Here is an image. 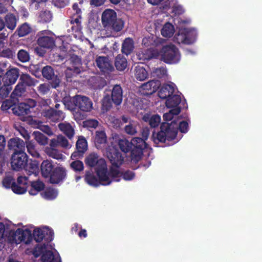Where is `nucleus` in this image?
Instances as JSON below:
<instances>
[{
	"label": "nucleus",
	"instance_id": "24",
	"mask_svg": "<svg viewBox=\"0 0 262 262\" xmlns=\"http://www.w3.org/2000/svg\"><path fill=\"white\" fill-rule=\"evenodd\" d=\"M122 119L124 123L128 122V124L126 125L124 127L125 133L131 135L135 134L137 132V123L133 120H129L128 118L124 116L122 117Z\"/></svg>",
	"mask_w": 262,
	"mask_h": 262
},
{
	"label": "nucleus",
	"instance_id": "61",
	"mask_svg": "<svg viewBox=\"0 0 262 262\" xmlns=\"http://www.w3.org/2000/svg\"><path fill=\"white\" fill-rule=\"evenodd\" d=\"M155 73L158 77L161 78L166 75L167 71L165 68H161L156 69Z\"/></svg>",
	"mask_w": 262,
	"mask_h": 262
},
{
	"label": "nucleus",
	"instance_id": "2",
	"mask_svg": "<svg viewBox=\"0 0 262 262\" xmlns=\"http://www.w3.org/2000/svg\"><path fill=\"white\" fill-rule=\"evenodd\" d=\"M137 56L140 60H148L155 58L170 64L178 62L181 58L178 49L172 43L163 46L159 51L157 49H150L146 53L139 52Z\"/></svg>",
	"mask_w": 262,
	"mask_h": 262
},
{
	"label": "nucleus",
	"instance_id": "45",
	"mask_svg": "<svg viewBox=\"0 0 262 262\" xmlns=\"http://www.w3.org/2000/svg\"><path fill=\"white\" fill-rule=\"evenodd\" d=\"M74 97L71 98L70 97H65L63 99V104L65 107L70 110L71 111H73L75 107L77 106V105L74 102Z\"/></svg>",
	"mask_w": 262,
	"mask_h": 262
},
{
	"label": "nucleus",
	"instance_id": "38",
	"mask_svg": "<svg viewBox=\"0 0 262 262\" xmlns=\"http://www.w3.org/2000/svg\"><path fill=\"white\" fill-rule=\"evenodd\" d=\"M135 75L137 79L143 81L146 79L148 74L144 67L138 66L136 67Z\"/></svg>",
	"mask_w": 262,
	"mask_h": 262
},
{
	"label": "nucleus",
	"instance_id": "9",
	"mask_svg": "<svg viewBox=\"0 0 262 262\" xmlns=\"http://www.w3.org/2000/svg\"><path fill=\"white\" fill-rule=\"evenodd\" d=\"M41 260L43 262H60V258L57 252L51 246L47 245L40 248Z\"/></svg>",
	"mask_w": 262,
	"mask_h": 262
},
{
	"label": "nucleus",
	"instance_id": "40",
	"mask_svg": "<svg viewBox=\"0 0 262 262\" xmlns=\"http://www.w3.org/2000/svg\"><path fill=\"white\" fill-rule=\"evenodd\" d=\"M115 64L117 70L123 71L127 67V62L123 55H119L116 58Z\"/></svg>",
	"mask_w": 262,
	"mask_h": 262
},
{
	"label": "nucleus",
	"instance_id": "26",
	"mask_svg": "<svg viewBox=\"0 0 262 262\" xmlns=\"http://www.w3.org/2000/svg\"><path fill=\"white\" fill-rule=\"evenodd\" d=\"M58 145L67 148H70L71 147V145L67 139L62 136H58L57 138L52 139L50 141V146H57Z\"/></svg>",
	"mask_w": 262,
	"mask_h": 262
},
{
	"label": "nucleus",
	"instance_id": "1",
	"mask_svg": "<svg viewBox=\"0 0 262 262\" xmlns=\"http://www.w3.org/2000/svg\"><path fill=\"white\" fill-rule=\"evenodd\" d=\"M85 163L90 167H95L97 172L98 179L88 172L85 176V181L90 185L98 186L100 184L107 185L111 183V178L106 169L105 160L99 157L95 153L88 155L85 160Z\"/></svg>",
	"mask_w": 262,
	"mask_h": 262
},
{
	"label": "nucleus",
	"instance_id": "28",
	"mask_svg": "<svg viewBox=\"0 0 262 262\" xmlns=\"http://www.w3.org/2000/svg\"><path fill=\"white\" fill-rule=\"evenodd\" d=\"M163 42V39L154 35L145 37L142 40V44L147 47L150 45L158 46L162 45Z\"/></svg>",
	"mask_w": 262,
	"mask_h": 262
},
{
	"label": "nucleus",
	"instance_id": "29",
	"mask_svg": "<svg viewBox=\"0 0 262 262\" xmlns=\"http://www.w3.org/2000/svg\"><path fill=\"white\" fill-rule=\"evenodd\" d=\"M181 100V98L180 95L173 94L166 100V106L171 109L180 108L179 105Z\"/></svg>",
	"mask_w": 262,
	"mask_h": 262
},
{
	"label": "nucleus",
	"instance_id": "43",
	"mask_svg": "<svg viewBox=\"0 0 262 262\" xmlns=\"http://www.w3.org/2000/svg\"><path fill=\"white\" fill-rule=\"evenodd\" d=\"M42 198L47 200H53L56 198L58 195V192L56 190L53 188L47 189L43 192L41 193Z\"/></svg>",
	"mask_w": 262,
	"mask_h": 262
},
{
	"label": "nucleus",
	"instance_id": "49",
	"mask_svg": "<svg viewBox=\"0 0 262 262\" xmlns=\"http://www.w3.org/2000/svg\"><path fill=\"white\" fill-rule=\"evenodd\" d=\"M27 148L28 152L34 157H38L39 154L35 148L34 144L31 141H28L26 143Z\"/></svg>",
	"mask_w": 262,
	"mask_h": 262
},
{
	"label": "nucleus",
	"instance_id": "52",
	"mask_svg": "<svg viewBox=\"0 0 262 262\" xmlns=\"http://www.w3.org/2000/svg\"><path fill=\"white\" fill-rule=\"evenodd\" d=\"M39 164L36 161H33L29 164V168H30L29 172L35 176L39 170Z\"/></svg>",
	"mask_w": 262,
	"mask_h": 262
},
{
	"label": "nucleus",
	"instance_id": "54",
	"mask_svg": "<svg viewBox=\"0 0 262 262\" xmlns=\"http://www.w3.org/2000/svg\"><path fill=\"white\" fill-rule=\"evenodd\" d=\"M112 106V102L108 97H105L102 101V108L103 112L107 111Z\"/></svg>",
	"mask_w": 262,
	"mask_h": 262
},
{
	"label": "nucleus",
	"instance_id": "16",
	"mask_svg": "<svg viewBox=\"0 0 262 262\" xmlns=\"http://www.w3.org/2000/svg\"><path fill=\"white\" fill-rule=\"evenodd\" d=\"M42 115L53 122L62 120L64 118V115L62 112L59 111H56L53 108L44 110L42 113Z\"/></svg>",
	"mask_w": 262,
	"mask_h": 262
},
{
	"label": "nucleus",
	"instance_id": "27",
	"mask_svg": "<svg viewBox=\"0 0 262 262\" xmlns=\"http://www.w3.org/2000/svg\"><path fill=\"white\" fill-rule=\"evenodd\" d=\"M112 101L116 105H119L122 100V91L121 88L118 85H115L112 93Z\"/></svg>",
	"mask_w": 262,
	"mask_h": 262
},
{
	"label": "nucleus",
	"instance_id": "25",
	"mask_svg": "<svg viewBox=\"0 0 262 262\" xmlns=\"http://www.w3.org/2000/svg\"><path fill=\"white\" fill-rule=\"evenodd\" d=\"M143 119L148 122L152 127H157L161 122L160 116L157 114H146L143 116Z\"/></svg>",
	"mask_w": 262,
	"mask_h": 262
},
{
	"label": "nucleus",
	"instance_id": "10",
	"mask_svg": "<svg viewBox=\"0 0 262 262\" xmlns=\"http://www.w3.org/2000/svg\"><path fill=\"white\" fill-rule=\"evenodd\" d=\"M117 143L121 150V151L124 153H126L129 151V150L132 148V146H130V142H129L128 140L124 138H120L118 136L115 135L113 138V141L112 142V145L110 146L108 148L106 149L105 155H106V152L107 150H110L111 148L112 149V151L113 153V149H115L120 155H122L124 157V155L121 154L118 150L114 147V144Z\"/></svg>",
	"mask_w": 262,
	"mask_h": 262
},
{
	"label": "nucleus",
	"instance_id": "42",
	"mask_svg": "<svg viewBox=\"0 0 262 262\" xmlns=\"http://www.w3.org/2000/svg\"><path fill=\"white\" fill-rule=\"evenodd\" d=\"M76 148L78 152L83 153L86 150L88 144L85 138L82 137L78 138L76 143Z\"/></svg>",
	"mask_w": 262,
	"mask_h": 262
},
{
	"label": "nucleus",
	"instance_id": "19",
	"mask_svg": "<svg viewBox=\"0 0 262 262\" xmlns=\"http://www.w3.org/2000/svg\"><path fill=\"white\" fill-rule=\"evenodd\" d=\"M174 91V84H165L160 88L158 95L160 98L167 100L173 95Z\"/></svg>",
	"mask_w": 262,
	"mask_h": 262
},
{
	"label": "nucleus",
	"instance_id": "46",
	"mask_svg": "<svg viewBox=\"0 0 262 262\" xmlns=\"http://www.w3.org/2000/svg\"><path fill=\"white\" fill-rule=\"evenodd\" d=\"M11 188L13 191L17 194H23L27 190L26 186L19 185L18 183L17 184L13 183Z\"/></svg>",
	"mask_w": 262,
	"mask_h": 262
},
{
	"label": "nucleus",
	"instance_id": "39",
	"mask_svg": "<svg viewBox=\"0 0 262 262\" xmlns=\"http://www.w3.org/2000/svg\"><path fill=\"white\" fill-rule=\"evenodd\" d=\"M5 24L8 29L13 30L16 26V18L14 15L8 14L5 16Z\"/></svg>",
	"mask_w": 262,
	"mask_h": 262
},
{
	"label": "nucleus",
	"instance_id": "32",
	"mask_svg": "<svg viewBox=\"0 0 262 262\" xmlns=\"http://www.w3.org/2000/svg\"><path fill=\"white\" fill-rule=\"evenodd\" d=\"M106 141L105 133L103 130L97 131L95 138V144L96 147L98 148L102 147L105 144Z\"/></svg>",
	"mask_w": 262,
	"mask_h": 262
},
{
	"label": "nucleus",
	"instance_id": "17",
	"mask_svg": "<svg viewBox=\"0 0 262 262\" xmlns=\"http://www.w3.org/2000/svg\"><path fill=\"white\" fill-rule=\"evenodd\" d=\"M65 169L63 167H57L49 176L50 181L51 183H58L65 178Z\"/></svg>",
	"mask_w": 262,
	"mask_h": 262
},
{
	"label": "nucleus",
	"instance_id": "31",
	"mask_svg": "<svg viewBox=\"0 0 262 262\" xmlns=\"http://www.w3.org/2000/svg\"><path fill=\"white\" fill-rule=\"evenodd\" d=\"M175 32L174 26L169 23H166L161 30V35L166 38H170L173 36Z\"/></svg>",
	"mask_w": 262,
	"mask_h": 262
},
{
	"label": "nucleus",
	"instance_id": "4",
	"mask_svg": "<svg viewBox=\"0 0 262 262\" xmlns=\"http://www.w3.org/2000/svg\"><path fill=\"white\" fill-rule=\"evenodd\" d=\"M178 127L182 133H186L188 129V122L183 121L177 123L174 120L170 124L163 123L160 132L157 134V140L162 142L166 140H174L173 143L177 142L178 141L177 138Z\"/></svg>",
	"mask_w": 262,
	"mask_h": 262
},
{
	"label": "nucleus",
	"instance_id": "22",
	"mask_svg": "<svg viewBox=\"0 0 262 262\" xmlns=\"http://www.w3.org/2000/svg\"><path fill=\"white\" fill-rule=\"evenodd\" d=\"M8 146L15 152H24L25 143L18 138L11 139L8 142Z\"/></svg>",
	"mask_w": 262,
	"mask_h": 262
},
{
	"label": "nucleus",
	"instance_id": "64",
	"mask_svg": "<svg viewBox=\"0 0 262 262\" xmlns=\"http://www.w3.org/2000/svg\"><path fill=\"white\" fill-rule=\"evenodd\" d=\"M39 91L43 94L47 93L49 90V85L47 84H42L39 86Z\"/></svg>",
	"mask_w": 262,
	"mask_h": 262
},
{
	"label": "nucleus",
	"instance_id": "36",
	"mask_svg": "<svg viewBox=\"0 0 262 262\" xmlns=\"http://www.w3.org/2000/svg\"><path fill=\"white\" fill-rule=\"evenodd\" d=\"M134 49L133 40L130 38H126L122 44V51L123 53L126 55L129 54L133 51Z\"/></svg>",
	"mask_w": 262,
	"mask_h": 262
},
{
	"label": "nucleus",
	"instance_id": "13",
	"mask_svg": "<svg viewBox=\"0 0 262 262\" xmlns=\"http://www.w3.org/2000/svg\"><path fill=\"white\" fill-rule=\"evenodd\" d=\"M69 56L71 57L69 62L71 64V66L67 68L66 74L67 76H70L71 75L73 74L71 73L72 72L76 74L80 72L81 63L80 58L77 56L75 55H71V54H69Z\"/></svg>",
	"mask_w": 262,
	"mask_h": 262
},
{
	"label": "nucleus",
	"instance_id": "48",
	"mask_svg": "<svg viewBox=\"0 0 262 262\" xmlns=\"http://www.w3.org/2000/svg\"><path fill=\"white\" fill-rule=\"evenodd\" d=\"M42 73L43 76L48 79L52 78L54 75V70L50 66L44 67L42 70Z\"/></svg>",
	"mask_w": 262,
	"mask_h": 262
},
{
	"label": "nucleus",
	"instance_id": "41",
	"mask_svg": "<svg viewBox=\"0 0 262 262\" xmlns=\"http://www.w3.org/2000/svg\"><path fill=\"white\" fill-rule=\"evenodd\" d=\"M180 113V108H170L168 112L164 114L163 117L165 121H170L176 118Z\"/></svg>",
	"mask_w": 262,
	"mask_h": 262
},
{
	"label": "nucleus",
	"instance_id": "34",
	"mask_svg": "<svg viewBox=\"0 0 262 262\" xmlns=\"http://www.w3.org/2000/svg\"><path fill=\"white\" fill-rule=\"evenodd\" d=\"M61 132L64 133L69 138H72L74 133V130L72 125L67 122L61 123L58 125Z\"/></svg>",
	"mask_w": 262,
	"mask_h": 262
},
{
	"label": "nucleus",
	"instance_id": "50",
	"mask_svg": "<svg viewBox=\"0 0 262 262\" xmlns=\"http://www.w3.org/2000/svg\"><path fill=\"white\" fill-rule=\"evenodd\" d=\"M69 40H70L69 37L68 36H66V37H63L62 38H59V39L58 40H57V42H58V41L62 42L63 43V47L62 48V53H61V54L60 55L62 57H68V56H69L68 55V54H66V53L68 52V50L69 48V47H68V45L64 44V42L65 41Z\"/></svg>",
	"mask_w": 262,
	"mask_h": 262
},
{
	"label": "nucleus",
	"instance_id": "18",
	"mask_svg": "<svg viewBox=\"0 0 262 262\" xmlns=\"http://www.w3.org/2000/svg\"><path fill=\"white\" fill-rule=\"evenodd\" d=\"M33 234L34 239L37 242H40L46 237V234H49V237H47V239H51L53 232L48 227H45L42 229L36 228L34 230Z\"/></svg>",
	"mask_w": 262,
	"mask_h": 262
},
{
	"label": "nucleus",
	"instance_id": "53",
	"mask_svg": "<svg viewBox=\"0 0 262 262\" xmlns=\"http://www.w3.org/2000/svg\"><path fill=\"white\" fill-rule=\"evenodd\" d=\"M41 20L45 22L50 21L52 18V15L49 11H45L40 14Z\"/></svg>",
	"mask_w": 262,
	"mask_h": 262
},
{
	"label": "nucleus",
	"instance_id": "35",
	"mask_svg": "<svg viewBox=\"0 0 262 262\" xmlns=\"http://www.w3.org/2000/svg\"><path fill=\"white\" fill-rule=\"evenodd\" d=\"M74 13L71 18V23L79 24L81 20V9L78 4H75L73 6Z\"/></svg>",
	"mask_w": 262,
	"mask_h": 262
},
{
	"label": "nucleus",
	"instance_id": "56",
	"mask_svg": "<svg viewBox=\"0 0 262 262\" xmlns=\"http://www.w3.org/2000/svg\"><path fill=\"white\" fill-rule=\"evenodd\" d=\"M13 183V179L9 176L5 177L2 182L3 186L7 188L11 187Z\"/></svg>",
	"mask_w": 262,
	"mask_h": 262
},
{
	"label": "nucleus",
	"instance_id": "23",
	"mask_svg": "<svg viewBox=\"0 0 262 262\" xmlns=\"http://www.w3.org/2000/svg\"><path fill=\"white\" fill-rule=\"evenodd\" d=\"M97 66L102 71L106 72L111 71L113 67L108 59L106 57L100 56L96 59Z\"/></svg>",
	"mask_w": 262,
	"mask_h": 262
},
{
	"label": "nucleus",
	"instance_id": "63",
	"mask_svg": "<svg viewBox=\"0 0 262 262\" xmlns=\"http://www.w3.org/2000/svg\"><path fill=\"white\" fill-rule=\"evenodd\" d=\"M2 55L7 58H12L14 56V52L10 49H6L3 51Z\"/></svg>",
	"mask_w": 262,
	"mask_h": 262
},
{
	"label": "nucleus",
	"instance_id": "60",
	"mask_svg": "<svg viewBox=\"0 0 262 262\" xmlns=\"http://www.w3.org/2000/svg\"><path fill=\"white\" fill-rule=\"evenodd\" d=\"M53 3L55 6L62 8L67 5L68 0H53Z\"/></svg>",
	"mask_w": 262,
	"mask_h": 262
},
{
	"label": "nucleus",
	"instance_id": "8",
	"mask_svg": "<svg viewBox=\"0 0 262 262\" xmlns=\"http://www.w3.org/2000/svg\"><path fill=\"white\" fill-rule=\"evenodd\" d=\"M197 35L194 29L181 28L175 36V40L179 43L191 44L195 41Z\"/></svg>",
	"mask_w": 262,
	"mask_h": 262
},
{
	"label": "nucleus",
	"instance_id": "57",
	"mask_svg": "<svg viewBox=\"0 0 262 262\" xmlns=\"http://www.w3.org/2000/svg\"><path fill=\"white\" fill-rule=\"evenodd\" d=\"M98 124V122L96 120H88L83 122V126L88 128H96Z\"/></svg>",
	"mask_w": 262,
	"mask_h": 262
},
{
	"label": "nucleus",
	"instance_id": "47",
	"mask_svg": "<svg viewBox=\"0 0 262 262\" xmlns=\"http://www.w3.org/2000/svg\"><path fill=\"white\" fill-rule=\"evenodd\" d=\"M31 31V28L28 24L25 23L18 29V33L19 36H24L28 34Z\"/></svg>",
	"mask_w": 262,
	"mask_h": 262
},
{
	"label": "nucleus",
	"instance_id": "59",
	"mask_svg": "<svg viewBox=\"0 0 262 262\" xmlns=\"http://www.w3.org/2000/svg\"><path fill=\"white\" fill-rule=\"evenodd\" d=\"M172 11L176 14L179 15L183 13L184 10L181 5L179 4H176L172 8Z\"/></svg>",
	"mask_w": 262,
	"mask_h": 262
},
{
	"label": "nucleus",
	"instance_id": "30",
	"mask_svg": "<svg viewBox=\"0 0 262 262\" xmlns=\"http://www.w3.org/2000/svg\"><path fill=\"white\" fill-rule=\"evenodd\" d=\"M57 146H50L49 147H47L45 148V152L50 157L57 159V160H63L65 158V157L61 154L56 147Z\"/></svg>",
	"mask_w": 262,
	"mask_h": 262
},
{
	"label": "nucleus",
	"instance_id": "44",
	"mask_svg": "<svg viewBox=\"0 0 262 262\" xmlns=\"http://www.w3.org/2000/svg\"><path fill=\"white\" fill-rule=\"evenodd\" d=\"M34 139L40 145H45L48 143V138L42 133L36 131L33 133Z\"/></svg>",
	"mask_w": 262,
	"mask_h": 262
},
{
	"label": "nucleus",
	"instance_id": "58",
	"mask_svg": "<svg viewBox=\"0 0 262 262\" xmlns=\"http://www.w3.org/2000/svg\"><path fill=\"white\" fill-rule=\"evenodd\" d=\"M20 79L26 85H31L34 84V83L30 76L27 74L23 75L20 77Z\"/></svg>",
	"mask_w": 262,
	"mask_h": 262
},
{
	"label": "nucleus",
	"instance_id": "12",
	"mask_svg": "<svg viewBox=\"0 0 262 262\" xmlns=\"http://www.w3.org/2000/svg\"><path fill=\"white\" fill-rule=\"evenodd\" d=\"M77 107L83 112L90 111L93 107V103L91 100L85 96L77 95L74 97Z\"/></svg>",
	"mask_w": 262,
	"mask_h": 262
},
{
	"label": "nucleus",
	"instance_id": "20",
	"mask_svg": "<svg viewBox=\"0 0 262 262\" xmlns=\"http://www.w3.org/2000/svg\"><path fill=\"white\" fill-rule=\"evenodd\" d=\"M19 73L17 69H12L8 71L3 78V81L5 85H11L14 84L18 77Z\"/></svg>",
	"mask_w": 262,
	"mask_h": 262
},
{
	"label": "nucleus",
	"instance_id": "33",
	"mask_svg": "<svg viewBox=\"0 0 262 262\" xmlns=\"http://www.w3.org/2000/svg\"><path fill=\"white\" fill-rule=\"evenodd\" d=\"M54 168L51 162L49 160L43 161L41 165V173L45 177H49Z\"/></svg>",
	"mask_w": 262,
	"mask_h": 262
},
{
	"label": "nucleus",
	"instance_id": "51",
	"mask_svg": "<svg viewBox=\"0 0 262 262\" xmlns=\"http://www.w3.org/2000/svg\"><path fill=\"white\" fill-rule=\"evenodd\" d=\"M17 56L18 59L23 62H27L29 59V54L27 51L24 50H21L18 52Z\"/></svg>",
	"mask_w": 262,
	"mask_h": 262
},
{
	"label": "nucleus",
	"instance_id": "21",
	"mask_svg": "<svg viewBox=\"0 0 262 262\" xmlns=\"http://www.w3.org/2000/svg\"><path fill=\"white\" fill-rule=\"evenodd\" d=\"M50 34V32L49 31H43L40 32V35H42V36H40L38 39V45L42 47L50 48L52 47L54 45L53 39L48 36Z\"/></svg>",
	"mask_w": 262,
	"mask_h": 262
},
{
	"label": "nucleus",
	"instance_id": "11",
	"mask_svg": "<svg viewBox=\"0 0 262 262\" xmlns=\"http://www.w3.org/2000/svg\"><path fill=\"white\" fill-rule=\"evenodd\" d=\"M27 156L24 152H15L12 157L11 166L13 169L18 170L25 167Z\"/></svg>",
	"mask_w": 262,
	"mask_h": 262
},
{
	"label": "nucleus",
	"instance_id": "7",
	"mask_svg": "<svg viewBox=\"0 0 262 262\" xmlns=\"http://www.w3.org/2000/svg\"><path fill=\"white\" fill-rule=\"evenodd\" d=\"M132 146L131 160L134 162L139 161L144 153L148 154L150 149L148 148L144 140L140 138H134L130 142Z\"/></svg>",
	"mask_w": 262,
	"mask_h": 262
},
{
	"label": "nucleus",
	"instance_id": "15",
	"mask_svg": "<svg viewBox=\"0 0 262 262\" xmlns=\"http://www.w3.org/2000/svg\"><path fill=\"white\" fill-rule=\"evenodd\" d=\"M160 83L158 80L150 81L144 83L140 88V91L143 95H150L159 88Z\"/></svg>",
	"mask_w": 262,
	"mask_h": 262
},
{
	"label": "nucleus",
	"instance_id": "5",
	"mask_svg": "<svg viewBox=\"0 0 262 262\" xmlns=\"http://www.w3.org/2000/svg\"><path fill=\"white\" fill-rule=\"evenodd\" d=\"M111 150L112 149L110 148L106 152V156L113 166L108 172L110 174L108 176L111 178V182L113 181H120L122 176L125 180H132L135 177L134 172L127 171L123 173L118 168V167L123 163L124 157L122 155H120V154L117 152L115 149H113V154Z\"/></svg>",
	"mask_w": 262,
	"mask_h": 262
},
{
	"label": "nucleus",
	"instance_id": "55",
	"mask_svg": "<svg viewBox=\"0 0 262 262\" xmlns=\"http://www.w3.org/2000/svg\"><path fill=\"white\" fill-rule=\"evenodd\" d=\"M71 167L75 171H81L83 169V164L80 161H75L71 163Z\"/></svg>",
	"mask_w": 262,
	"mask_h": 262
},
{
	"label": "nucleus",
	"instance_id": "3",
	"mask_svg": "<svg viewBox=\"0 0 262 262\" xmlns=\"http://www.w3.org/2000/svg\"><path fill=\"white\" fill-rule=\"evenodd\" d=\"M4 235L8 236L9 241L16 244L24 242L26 244L30 243L32 237L31 231L26 226L12 224L5 225L0 222V237Z\"/></svg>",
	"mask_w": 262,
	"mask_h": 262
},
{
	"label": "nucleus",
	"instance_id": "14",
	"mask_svg": "<svg viewBox=\"0 0 262 262\" xmlns=\"http://www.w3.org/2000/svg\"><path fill=\"white\" fill-rule=\"evenodd\" d=\"M35 102L33 100H30L28 103L22 102L17 106L13 108V113L18 116H24L28 114L30 112L31 107L35 106Z\"/></svg>",
	"mask_w": 262,
	"mask_h": 262
},
{
	"label": "nucleus",
	"instance_id": "37",
	"mask_svg": "<svg viewBox=\"0 0 262 262\" xmlns=\"http://www.w3.org/2000/svg\"><path fill=\"white\" fill-rule=\"evenodd\" d=\"M44 188V184L39 181L33 182L31 184V188L29 190V193L32 195L37 194Z\"/></svg>",
	"mask_w": 262,
	"mask_h": 262
},
{
	"label": "nucleus",
	"instance_id": "62",
	"mask_svg": "<svg viewBox=\"0 0 262 262\" xmlns=\"http://www.w3.org/2000/svg\"><path fill=\"white\" fill-rule=\"evenodd\" d=\"M17 183L19 185L28 186V180L26 177H19L17 179Z\"/></svg>",
	"mask_w": 262,
	"mask_h": 262
},
{
	"label": "nucleus",
	"instance_id": "6",
	"mask_svg": "<svg viewBox=\"0 0 262 262\" xmlns=\"http://www.w3.org/2000/svg\"><path fill=\"white\" fill-rule=\"evenodd\" d=\"M101 20L104 28L110 31L106 34L107 37L114 36V33L122 30L124 25V21L117 18L116 12L110 9H106L102 13Z\"/></svg>",
	"mask_w": 262,
	"mask_h": 262
}]
</instances>
